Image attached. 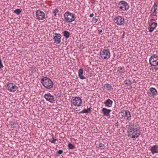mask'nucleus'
<instances>
[{"instance_id":"nucleus-4","label":"nucleus","mask_w":158,"mask_h":158,"mask_svg":"<svg viewBox=\"0 0 158 158\" xmlns=\"http://www.w3.org/2000/svg\"><path fill=\"white\" fill-rule=\"evenodd\" d=\"M65 21L71 22L74 21L75 19V14L68 11L66 12L64 15Z\"/></svg>"},{"instance_id":"nucleus-31","label":"nucleus","mask_w":158,"mask_h":158,"mask_svg":"<svg viewBox=\"0 0 158 158\" xmlns=\"http://www.w3.org/2000/svg\"><path fill=\"white\" fill-rule=\"evenodd\" d=\"M98 19H97L93 18L92 20V22L93 23H96L98 21Z\"/></svg>"},{"instance_id":"nucleus-22","label":"nucleus","mask_w":158,"mask_h":158,"mask_svg":"<svg viewBox=\"0 0 158 158\" xmlns=\"http://www.w3.org/2000/svg\"><path fill=\"white\" fill-rule=\"evenodd\" d=\"M118 72V74L120 75H123L125 72L124 69L122 67L119 68Z\"/></svg>"},{"instance_id":"nucleus-26","label":"nucleus","mask_w":158,"mask_h":158,"mask_svg":"<svg viewBox=\"0 0 158 158\" xmlns=\"http://www.w3.org/2000/svg\"><path fill=\"white\" fill-rule=\"evenodd\" d=\"M91 111V109L89 108H88L87 109H84L83 110L81 111V113H87Z\"/></svg>"},{"instance_id":"nucleus-2","label":"nucleus","mask_w":158,"mask_h":158,"mask_svg":"<svg viewBox=\"0 0 158 158\" xmlns=\"http://www.w3.org/2000/svg\"><path fill=\"white\" fill-rule=\"evenodd\" d=\"M41 83L44 87L48 89H51L53 87V85L52 80L46 77L41 79Z\"/></svg>"},{"instance_id":"nucleus-34","label":"nucleus","mask_w":158,"mask_h":158,"mask_svg":"<svg viewBox=\"0 0 158 158\" xmlns=\"http://www.w3.org/2000/svg\"><path fill=\"white\" fill-rule=\"evenodd\" d=\"M94 16V14L93 13L89 15V16L91 17H93Z\"/></svg>"},{"instance_id":"nucleus-18","label":"nucleus","mask_w":158,"mask_h":158,"mask_svg":"<svg viewBox=\"0 0 158 158\" xmlns=\"http://www.w3.org/2000/svg\"><path fill=\"white\" fill-rule=\"evenodd\" d=\"M113 101L110 99H108L104 102L105 106L108 107H111L112 106Z\"/></svg>"},{"instance_id":"nucleus-20","label":"nucleus","mask_w":158,"mask_h":158,"mask_svg":"<svg viewBox=\"0 0 158 158\" xmlns=\"http://www.w3.org/2000/svg\"><path fill=\"white\" fill-rule=\"evenodd\" d=\"M83 70L82 69H79L78 71V76L81 79H85V77L83 75Z\"/></svg>"},{"instance_id":"nucleus-17","label":"nucleus","mask_w":158,"mask_h":158,"mask_svg":"<svg viewBox=\"0 0 158 158\" xmlns=\"http://www.w3.org/2000/svg\"><path fill=\"white\" fill-rule=\"evenodd\" d=\"M150 151L153 154L158 153V146L153 145L150 147Z\"/></svg>"},{"instance_id":"nucleus-12","label":"nucleus","mask_w":158,"mask_h":158,"mask_svg":"<svg viewBox=\"0 0 158 158\" xmlns=\"http://www.w3.org/2000/svg\"><path fill=\"white\" fill-rule=\"evenodd\" d=\"M148 24L150 26V27H148V28L149 31L150 32L153 31L157 26V23L154 22H150L148 21Z\"/></svg>"},{"instance_id":"nucleus-1","label":"nucleus","mask_w":158,"mask_h":158,"mask_svg":"<svg viewBox=\"0 0 158 158\" xmlns=\"http://www.w3.org/2000/svg\"><path fill=\"white\" fill-rule=\"evenodd\" d=\"M127 132L128 136L132 138H137L140 134V131L132 126H129L128 127Z\"/></svg>"},{"instance_id":"nucleus-35","label":"nucleus","mask_w":158,"mask_h":158,"mask_svg":"<svg viewBox=\"0 0 158 158\" xmlns=\"http://www.w3.org/2000/svg\"><path fill=\"white\" fill-rule=\"evenodd\" d=\"M98 31L99 33H101L102 32V30L100 29L98 30Z\"/></svg>"},{"instance_id":"nucleus-27","label":"nucleus","mask_w":158,"mask_h":158,"mask_svg":"<svg viewBox=\"0 0 158 158\" xmlns=\"http://www.w3.org/2000/svg\"><path fill=\"white\" fill-rule=\"evenodd\" d=\"M98 149L100 150L104 149L105 148L104 145L102 143H99L98 147Z\"/></svg>"},{"instance_id":"nucleus-29","label":"nucleus","mask_w":158,"mask_h":158,"mask_svg":"<svg viewBox=\"0 0 158 158\" xmlns=\"http://www.w3.org/2000/svg\"><path fill=\"white\" fill-rule=\"evenodd\" d=\"M21 10L19 9H16L15 10L14 12L17 15H19L21 12Z\"/></svg>"},{"instance_id":"nucleus-30","label":"nucleus","mask_w":158,"mask_h":158,"mask_svg":"<svg viewBox=\"0 0 158 158\" xmlns=\"http://www.w3.org/2000/svg\"><path fill=\"white\" fill-rule=\"evenodd\" d=\"M124 83L126 85L128 86H130L131 84V81H125Z\"/></svg>"},{"instance_id":"nucleus-7","label":"nucleus","mask_w":158,"mask_h":158,"mask_svg":"<svg viewBox=\"0 0 158 158\" xmlns=\"http://www.w3.org/2000/svg\"><path fill=\"white\" fill-rule=\"evenodd\" d=\"M149 63L153 66H158V55L154 54L151 56L149 59Z\"/></svg>"},{"instance_id":"nucleus-3","label":"nucleus","mask_w":158,"mask_h":158,"mask_svg":"<svg viewBox=\"0 0 158 158\" xmlns=\"http://www.w3.org/2000/svg\"><path fill=\"white\" fill-rule=\"evenodd\" d=\"M71 102L72 106L80 107L82 105V101L81 98L79 97H73L71 98Z\"/></svg>"},{"instance_id":"nucleus-11","label":"nucleus","mask_w":158,"mask_h":158,"mask_svg":"<svg viewBox=\"0 0 158 158\" xmlns=\"http://www.w3.org/2000/svg\"><path fill=\"white\" fill-rule=\"evenodd\" d=\"M7 89L10 92H14L16 90L17 87L13 83H9L7 85Z\"/></svg>"},{"instance_id":"nucleus-25","label":"nucleus","mask_w":158,"mask_h":158,"mask_svg":"<svg viewBox=\"0 0 158 158\" xmlns=\"http://www.w3.org/2000/svg\"><path fill=\"white\" fill-rule=\"evenodd\" d=\"M57 140V139L55 138L53 136H52V138L49 139V141L52 143L55 144V142Z\"/></svg>"},{"instance_id":"nucleus-19","label":"nucleus","mask_w":158,"mask_h":158,"mask_svg":"<svg viewBox=\"0 0 158 158\" xmlns=\"http://www.w3.org/2000/svg\"><path fill=\"white\" fill-rule=\"evenodd\" d=\"M102 111L104 115L108 116H109L110 113L111 111V110L110 109H108L105 108H103L102 109Z\"/></svg>"},{"instance_id":"nucleus-21","label":"nucleus","mask_w":158,"mask_h":158,"mask_svg":"<svg viewBox=\"0 0 158 158\" xmlns=\"http://www.w3.org/2000/svg\"><path fill=\"white\" fill-rule=\"evenodd\" d=\"M104 89L107 90H110L111 89L112 87L111 85L108 84H106L104 85Z\"/></svg>"},{"instance_id":"nucleus-5","label":"nucleus","mask_w":158,"mask_h":158,"mask_svg":"<svg viewBox=\"0 0 158 158\" xmlns=\"http://www.w3.org/2000/svg\"><path fill=\"white\" fill-rule=\"evenodd\" d=\"M100 56L103 59H108L110 56V50L105 49H102L100 52Z\"/></svg>"},{"instance_id":"nucleus-33","label":"nucleus","mask_w":158,"mask_h":158,"mask_svg":"<svg viewBox=\"0 0 158 158\" xmlns=\"http://www.w3.org/2000/svg\"><path fill=\"white\" fill-rule=\"evenodd\" d=\"M63 152V151L62 150H60L57 153L59 154H61Z\"/></svg>"},{"instance_id":"nucleus-16","label":"nucleus","mask_w":158,"mask_h":158,"mask_svg":"<svg viewBox=\"0 0 158 158\" xmlns=\"http://www.w3.org/2000/svg\"><path fill=\"white\" fill-rule=\"evenodd\" d=\"M157 8V5L156 3H155L154 5L153 6L151 10L150 14L151 15L153 16H155L156 15Z\"/></svg>"},{"instance_id":"nucleus-23","label":"nucleus","mask_w":158,"mask_h":158,"mask_svg":"<svg viewBox=\"0 0 158 158\" xmlns=\"http://www.w3.org/2000/svg\"><path fill=\"white\" fill-rule=\"evenodd\" d=\"M63 34L64 36L66 39H68L69 37L70 34L68 31H65L63 32Z\"/></svg>"},{"instance_id":"nucleus-8","label":"nucleus","mask_w":158,"mask_h":158,"mask_svg":"<svg viewBox=\"0 0 158 158\" xmlns=\"http://www.w3.org/2000/svg\"><path fill=\"white\" fill-rule=\"evenodd\" d=\"M36 19L39 20H44L45 18V14L40 10H37L35 13Z\"/></svg>"},{"instance_id":"nucleus-24","label":"nucleus","mask_w":158,"mask_h":158,"mask_svg":"<svg viewBox=\"0 0 158 158\" xmlns=\"http://www.w3.org/2000/svg\"><path fill=\"white\" fill-rule=\"evenodd\" d=\"M58 12H59L58 10L56 8L53 10V11L52 12V13L54 15L55 17H58L57 15L58 16H59V14H57V13H58Z\"/></svg>"},{"instance_id":"nucleus-14","label":"nucleus","mask_w":158,"mask_h":158,"mask_svg":"<svg viewBox=\"0 0 158 158\" xmlns=\"http://www.w3.org/2000/svg\"><path fill=\"white\" fill-rule=\"evenodd\" d=\"M54 34L55 35L53 36L54 43L56 44H59L61 41V35L56 33H55Z\"/></svg>"},{"instance_id":"nucleus-28","label":"nucleus","mask_w":158,"mask_h":158,"mask_svg":"<svg viewBox=\"0 0 158 158\" xmlns=\"http://www.w3.org/2000/svg\"><path fill=\"white\" fill-rule=\"evenodd\" d=\"M68 147L69 149H73L75 148V147L74 146L71 144V143H69V144L68 145Z\"/></svg>"},{"instance_id":"nucleus-15","label":"nucleus","mask_w":158,"mask_h":158,"mask_svg":"<svg viewBox=\"0 0 158 158\" xmlns=\"http://www.w3.org/2000/svg\"><path fill=\"white\" fill-rule=\"evenodd\" d=\"M148 93L150 96H156L158 94L156 89L153 87H151L149 88Z\"/></svg>"},{"instance_id":"nucleus-10","label":"nucleus","mask_w":158,"mask_h":158,"mask_svg":"<svg viewBox=\"0 0 158 158\" xmlns=\"http://www.w3.org/2000/svg\"><path fill=\"white\" fill-rule=\"evenodd\" d=\"M119 7L124 10H127L129 8V6L127 3L124 1H121L118 4Z\"/></svg>"},{"instance_id":"nucleus-32","label":"nucleus","mask_w":158,"mask_h":158,"mask_svg":"<svg viewBox=\"0 0 158 158\" xmlns=\"http://www.w3.org/2000/svg\"><path fill=\"white\" fill-rule=\"evenodd\" d=\"M4 66L2 64V60H0V69H2L3 68Z\"/></svg>"},{"instance_id":"nucleus-13","label":"nucleus","mask_w":158,"mask_h":158,"mask_svg":"<svg viewBox=\"0 0 158 158\" xmlns=\"http://www.w3.org/2000/svg\"><path fill=\"white\" fill-rule=\"evenodd\" d=\"M44 97L47 101L51 103H53L55 101L53 96L49 93L46 94L44 95Z\"/></svg>"},{"instance_id":"nucleus-6","label":"nucleus","mask_w":158,"mask_h":158,"mask_svg":"<svg viewBox=\"0 0 158 158\" xmlns=\"http://www.w3.org/2000/svg\"><path fill=\"white\" fill-rule=\"evenodd\" d=\"M121 118L129 120H131V114L130 111L127 110H123L119 113Z\"/></svg>"},{"instance_id":"nucleus-9","label":"nucleus","mask_w":158,"mask_h":158,"mask_svg":"<svg viewBox=\"0 0 158 158\" xmlns=\"http://www.w3.org/2000/svg\"><path fill=\"white\" fill-rule=\"evenodd\" d=\"M114 22L118 25H122L124 23V19L120 16H117L114 19Z\"/></svg>"}]
</instances>
